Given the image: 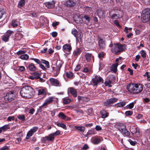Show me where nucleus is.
Returning a JSON list of instances; mask_svg holds the SVG:
<instances>
[{
	"label": "nucleus",
	"mask_w": 150,
	"mask_h": 150,
	"mask_svg": "<svg viewBox=\"0 0 150 150\" xmlns=\"http://www.w3.org/2000/svg\"><path fill=\"white\" fill-rule=\"evenodd\" d=\"M98 15L100 18H103L105 16V12L104 10L98 9L97 11Z\"/></svg>",
	"instance_id": "nucleus-17"
},
{
	"label": "nucleus",
	"mask_w": 150,
	"mask_h": 150,
	"mask_svg": "<svg viewBox=\"0 0 150 150\" xmlns=\"http://www.w3.org/2000/svg\"><path fill=\"white\" fill-rule=\"evenodd\" d=\"M123 46L118 43L115 44L111 49L112 52L115 54H118L123 50Z\"/></svg>",
	"instance_id": "nucleus-5"
},
{
	"label": "nucleus",
	"mask_w": 150,
	"mask_h": 150,
	"mask_svg": "<svg viewBox=\"0 0 150 150\" xmlns=\"http://www.w3.org/2000/svg\"><path fill=\"white\" fill-rule=\"evenodd\" d=\"M16 96V94L14 91H11L8 92L5 96L4 98L6 100L11 101L14 99Z\"/></svg>",
	"instance_id": "nucleus-6"
},
{
	"label": "nucleus",
	"mask_w": 150,
	"mask_h": 150,
	"mask_svg": "<svg viewBox=\"0 0 150 150\" xmlns=\"http://www.w3.org/2000/svg\"><path fill=\"white\" fill-rule=\"evenodd\" d=\"M92 81L93 85L97 86L98 84H99L101 82L103 83V80L99 76L96 75L92 78Z\"/></svg>",
	"instance_id": "nucleus-7"
},
{
	"label": "nucleus",
	"mask_w": 150,
	"mask_h": 150,
	"mask_svg": "<svg viewBox=\"0 0 150 150\" xmlns=\"http://www.w3.org/2000/svg\"><path fill=\"white\" fill-rule=\"evenodd\" d=\"M30 59L31 60H33L36 63L38 64H40V60L38 59H35L33 58H30Z\"/></svg>",
	"instance_id": "nucleus-51"
},
{
	"label": "nucleus",
	"mask_w": 150,
	"mask_h": 150,
	"mask_svg": "<svg viewBox=\"0 0 150 150\" xmlns=\"http://www.w3.org/2000/svg\"><path fill=\"white\" fill-rule=\"evenodd\" d=\"M65 4L68 7H71L75 4V3L72 0H69L66 2Z\"/></svg>",
	"instance_id": "nucleus-19"
},
{
	"label": "nucleus",
	"mask_w": 150,
	"mask_h": 150,
	"mask_svg": "<svg viewBox=\"0 0 150 150\" xmlns=\"http://www.w3.org/2000/svg\"><path fill=\"white\" fill-rule=\"evenodd\" d=\"M9 147L7 146H4L0 148V150H9Z\"/></svg>",
	"instance_id": "nucleus-53"
},
{
	"label": "nucleus",
	"mask_w": 150,
	"mask_h": 150,
	"mask_svg": "<svg viewBox=\"0 0 150 150\" xmlns=\"http://www.w3.org/2000/svg\"><path fill=\"white\" fill-rule=\"evenodd\" d=\"M118 100V99L117 98H113L107 100L104 103V105L106 106H109L110 104H112L115 102H116Z\"/></svg>",
	"instance_id": "nucleus-13"
},
{
	"label": "nucleus",
	"mask_w": 150,
	"mask_h": 150,
	"mask_svg": "<svg viewBox=\"0 0 150 150\" xmlns=\"http://www.w3.org/2000/svg\"><path fill=\"white\" fill-rule=\"evenodd\" d=\"M54 136L53 134H51L48 135V136L45 137V139L47 140H49L51 141H52L54 139Z\"/></svg>",
	"instance_id": "nucleus-26"
},
{
	"label": "nucleus",
	"mask_w": 150,
	"mask_h": 150,
	"mask_svg": "<svg viewBox=\"0 0 150 150\" xmlns=\"http://www.w3.org/2000/svg\"><path fill=\"white\" fill-rule=\"evenodd\" d=\"M113 11L110 12V15L111 18L113 19H116L119 18V16H118L117 14L115 13H112Z\"/></svg>",
	"instance_id": "nucleus-25"
},
{
	"label": "nucleus",
	"mask_w": 150,
	"mask_h": 150,
	"mask_svg": "<svg viewBox=\"0 0 150 150\" xmlns=\"http://www.w3.org/2000/svg\"><path fill=\"white\" fill-rule=\"evenodd\" d=\"M139 129L138 128H134L132 129V133L133 134H134L137 131H138Z\"/></svg>",
	"instance_id": "nucleus-55"
},
{
	"label": "nucleus",
	"mask_w": 150,
	"mask_h": 150,
	"mask_svg": "<svg viewBox=\"0 0 150 150\" xmlns=\"http://www.w3.org/2000/svg\"><path fill=\"white\" fill-rule=\"evenodd\" d=\"M88 99L87 98L84 96H78V99L79 100L86 101Z\"/></svg>",
	"instance_id": "nucleus-38"
},
{
	"label": "nucleus",
	"mask_w": 150,
	"mask_h": 150,
	"mask_svg": "<svg viewBox=\"0 0 150 150\" xmlns=\"http://www.w3.org/2000/svg\"><path fill=\"white\" fill-rule=\"evenodd\" d=\"M38 95H45L46 94L47 90L46 88H41L38 90Z\"/></svg>",
	"instance_id": "nucleus-14"
},
{
	"label": "nucleus",
	"mask_w": 150,
	"mask_h": 150,
	"mask_svg": "<svg viewBox=\"0 0 150 150\" xmlns=\"http://www.w3.org/2000/svg\"><path fill=\"white\" fill-rule=\"evenodd\" d=\"M140 133L139 130L138 131H137L134 134V136L137 137H139L140 136Z\"/></svg>",
	"instance_id": "nucleus-62"
},
{
	"label": "nucleus",
	"mask_w": 150,
	"mask_h": 150,
	"mask_svg": "<svg viewBox=\"0 0 150 150\" xmlns=\"http://www.w3.org/2000/svg\"><path fill=\"white\" fill-rule=\"evenodd\" d=\"M114 23L117 27H119V28L121 27V26L120 25L117 20H115L114 22Z\"/></svg>",
	"instance_id": "nucleus-54"
},
{
	"label": "nucleus",
	"mask_w": 150,
	"mask_h": 150,
	"mask_svg": "<svg viewBox=\"0 0 150 150\" xmlns=\"http://www.w3.org/2000/svg\"><path fill=\"white\" fill-rule=\"evenodd\" d=\"M98 46L101 49H104L105 48V40L101 37L98 38Z\"/></svg>",
	"instance_id": "nucleus-11"
},
{
	"label": "nucleus",
	"mask_w": 150,
	"mask_h": 150,
	"mask_svg": "<svg viewBox=\"0 0 150 150\" xmlns=\"http://www.w3.org/2000/svg\"><path fill=\"white\" fill-rule=\"evenodd\" d=\"M83 71L85 73H88L89 74L92 72L90 70H88V69L87 67L84 68Z\"/></svg>",
	"instance_id": "nucleus-49"
},
{
	"label": "nucleus",
	"mask_w": 150,
	"mask_h": 150,
	"mask_svg": "<svg viewBox=\"0 0 150 150\" xmlns=\"http://www.w3.org/2000/svg\"><path fill=\"white\" fill-rule=\"evenodd\" d=\"M0 127L2 131H6L10 128L8 125H6Z\"/></svg>",
	"instance_id": "nucleus-36"
},
{
	"label": "nucleus",
	"mask_w": 150,
	"mask_h": 150,
	"mask_svg": "<svg viewBox=\"0 0 150 150\" xmlns=\"http://www.w3.org/2000/svg\"><path fill=\"white\" fill-rule=\"evenodd\" d=\"M74 128L77 130L82 132H84L85 129V127L82 126H74Z\"/></svg>",
	"instance_id": "nucleus-23"
},
{
	"label": "nucleus",
	"mask_w": 150,
	"mask_h": 150,
	"mask_svg": "<svg viewBox=\"0 0 150 150\" xmlns=\"http://www.w3.org/2000/svg\"><path fill=\"white\" fill-rule=\"evenodd\" d=\"M18 118L19 119L24 121L25 120V116L23 115H19L18 116Z\"/></svg>",
	"instance_id": "nucleus-44"
},
{
	"label": "nucleus",
	"mask_w": 150,
	"mask_h": 150,
	"mask_svg": "<svg viewBox=\"0 0 150 150\" xmlns=\"http://www.w3.org/2000/svg\"><path fill=\"white\" fill-rule=\"evenodd\" d=\"M57 125L59 127H61L64 129H66V125L62 123H57Z\"/></svg>",
	"instance_id": "nucleus-45"
},
{
	"label": "nucleus",
	"mask_w": 150,
	"mask_h": 150,
	"mask_svg": "<svg viewBox=\"0 0 150 150\" xmlns=\"http://www.w3.org/2000/svg\"><path fill=\"white\" fill-rule=\"evenodd\" d=\"M63 48L65 52H69L71 50V47L69 44H66L63 45Z\"/></svg>",
	"instance_id": "nucleus-20"
},
{
	"label": "nucleus",
	"mask_w": 150,
	"mask_h": 150,
	"mask_svg": "<svg viewBox=\"0 0 150 150\" xmlns=\"http://www.w3.org/2000/svg\"><path fill=\"white\" fill-rule=\"evenodd\" d=\"M141 19L144 23L149 21L150 20V9L146 8L142 11Z\"/></svg>",
	"instance_id": "nucleus-3"
},
{
	"label": "nucleus",
	"mask_w": 150,
	"mask_h": 150,
	"mask_svg": "<svg viewBox=\"0 0 150 150\" xmlns=\"http://www.w3.org/2000/svg\"><path fill=\"white\" fill-rule=\"evenodd\" d=\"M46 6L48 8L51 9L54 7V6L55 2L52 1V2H46L45 3Z\"/></svg>",
	"instance_id": "nucleus-18"
},
{
	"label": "nucleus",
	"mask_w": 150,
	"mask_h": 150,
	"mask_svg": "<svg viewBox=\"0 0 150 150\" xmlns=\"http://www.w3.org/2000/svg\"><path fill=\"white\" fill-rule=\"evenodd\" d=\"M25 4V0H21L18 3V7L19 8L24 7Z\"/></svg>",
	"instance_id": "nucleus-29"
},
{
	"label": "nucleus",
	"mask_w": 150,
	"mask_h": 150,
	"mask_svg": "<svg viewBox=\"0 0 150 150\" xmlns=\"http://www.w3.org/2000/svg\"><path fill=\"white\" fill-rule=\"evenodd\" d=\"M117 128L120 131L122 134L125 136H129L130 134L129 132L126 129L125 125L122 123H118L116 125Z\"/></svg>",
	"instance_id": "nucleus-4"
},
{
	"label": "nucleus",
	"mask_w": 150,
	"mask_h": 150,
	"mask_svg": "<svg viewBox=\"0 0 150 150\" xmlns=\"http://www.w3.org/2000/svg\"><path fill=\"white\" fill-rule=\"evenodd\" d=\"M140 54L142 57L145 58L146 57V53L144 50H142L140 51Z\"/></svg>",
	"instance_id": "nucleus-41"
},
{
	"label": "nucleus",
	"mask_w": 150,
	"mask_h": 150,
	"mask_svg": "<svg viewBox=\"0 0 150 150\" xmlns=\"http://www.w3.org/2000/svg\"><path fill=\"white\" fill-rule=\"evenodd\" d=\"M67 76L69 78H71L73 76V73L70 71L67 72L66 73Z\"/></svg>",
	"instance_id": "nucleus-42"
},
{
	"label": "nucleus",
	"mask_w": 150,
	"mask_h": 150,
	"mask_svg": "<svg viewBox=\"0 0 150 150\" xmlns=\"http://www.w3.org/2000/svg\"><path fill=\"white\" fill-rule=\"evenodd\" d=\"M127 88L129 91L134 94L138 93L143 89L142 85L139 83H130L128 85Z\"/></svg>",
	"instance_id": "nucleus-1"
},
{
	"label": "nucleus",
	"mask_w": 150,
	"mask_h": 150,
	"mask_svg": "<svg viewBox=\"0 0 150 150\" xmlns=\"http://www.w3.org/2000/svg\"><path fill=\"white\" fill-rule=\"evenodd\" d=\"M60 132H61L60 130H58V131H56L55 132L53 133L52 134H53L54 135V136H57V135L60 134Z\"/></svg>",
	"instance_id": "nucleus-61"
},
{
	"label": "nucleus",
	"mask_w": 150,
	"mask_h": 150,
	"mask_svg": "<svg viewBox=\"0 0 150 150\" xmlns=\"http://www.w3.org/2000/svg\"><path fill=\"white\" fill-rule=\"evenodd\" d=\"M98 55L99 58L100 60H102L101 58L103 57L104 55V52H100L98 54Z\"/></svg>",
	"instance_id": "nucleus-52"
},
{
	"label": "nucleus",
	"mask_w": 150,
	"mask_h": 150,
	"mask_svg": "<svg viewBox=\"0 0 150 150\" xmlns=\"http://www.w3.org/2000/svg\"><path fill=\"white\" fill-rule=\"evenodd\" d=\"M128 141L130 143V144L133 146L135 145L137 143L135 141H132V140L130 139H129L128 140Z\"/></svg>",
	"instance_id": "nucleus-58"
},
{
	"label": "nucleus",
	"mask_w": 150,
	"mask_h": 150,
	"mask_svg": "<svg viewBox=\"0 0 150 150\" xmlns=\"http://www.w3.org/2000/svg\"><path fill=\"white\" fill-rule=\"evenodd\" d=\"M49 81L53 85L56 86H60L59 81L57 79L51 78L49 79Z\"/></svg>",
	"instance_id": "nucleus-12"
},
{
	"label": "nucleus",
	"mask_w": 150,
	"mask_h": 150,
	"mask_svg": "<svg viewBox=\"0 0 150 150\" xmlns=\"http://www.w3.org/2000/svg\"><path fill=\"white\" fill-rule=\"evenodd\" d=\"M125 102H122L119 103L115 105V106L117 107H123L125 106Z\"/></svg>",
	"instance_id": "nucleus-35"
},
{
	"label": "nucleus",
	"mask_w": 150,
	"mask_h": 150,
	"mask_svg": "<svg viewBox=\"0 0 150 150\" xmlns=\"http://www.w3.org/2000/svg\"><path fill=\"white\" fill-rule=\"evenodd\" d=\"M40 74V73L35 72L33 73V75L35 76V77H36V79H39V76Z\"/></svg>",
	"instance_id": "nucleus-47"
},
{
	"label": "nucleus",
	"mask_w": 150,
	"mask_h": 150,
	"mask_svg": "<svg viewBox=\"0 0 150 150\" xmlns=\"http://www.w3.org/2000/svg\"><path fill=\"white\" fill-rule=\"evenodd\" d=\"M133 114V112L132 111H127L125 112V114L126 116H130L131 115Z\"/></svg>",
	"instance_id": "nucleus-46"
},
{
	"label": "nucleus",
	"mask_w": 150,
	"mask_h": 150,
	"mask_svg": "<svg viewBox=\"0 0 150 150\" xmlns=\"http://www.w3.org/2000/svg\"><path fill=\"white\" fill-rule=\"evenodd\" d=\"M18 22L16 20H13L11 23V25L13 27H16L18 26Z\"/></svg>",
	"instance_id": "nucleus-32"
},
{
	"label": "nucleus",
	"mask_w": 150,
	"mask_h": 150,
	"mask_svg": "<svg viewBox=\"0 0 150 150\" xmlns=\"http://www.w3.org/2000/svg\"><path fill=\"white\" fill-rule=\"evenodd\" d=\"M13 31L8 30L2 36V39L5 42H8L9 40V38L12 34L13 33Z\"/></svg>",
	"instance_id": "nucleus-9"
},
{
	"label": "nucleus",
	"mask_w": 150,
	"mask_h": 150,
	"mask_svg": "<svg viewBox=\"0 0 150 150\" xmlns=\"http://www.w3.org/2000/svg\"><path fill=\"white\" fill-rule=\"evenodd\" d=\"M81 50L80 49L77 48L74 50L73 52V54L74 57L76 58L77 57L78 55L80 54Z\"/></svg>",
	"instance_id": "nucleus-24"
},
{
	"label": "nucleus",
	"mask_w": 150,
	"mask_h": 150,
	"mask_svg": "<svg viewBox=\"0 0 150 150\" xmlns=\"http://www.w3.org/2000/svg\"><path fill=\"white\" fill-rule=\"evenodd\" d=\"M53 98L50 97L48 99H46L45 100V103L42 105V106L43 107L47 106L50 103H52L53 102Z\"/></svg>",
	"instance_id": "nucleus-16"
},
{
	"label": "nucleus",
	"mask_w": 150,
	"mask_h": 150,
	"mask_svg": "<svg viewBox=\"0 0 150 150\" xmlns=\"http://www.w3.org/2000/svg\"><path fill=\"white\" fill-rule=\"evenodd\" d=\"M63 62L60 60H58L57 61L56 65L57 69L56 70L57 73L58 74L60 71V68L62 67Z\"/></svg>",
	"instance_id": "nucleus-15"
},
{
	"label": "nucleus",
	"mask_w": 150,
	"mask_h": 150,
	"mask_svg": "<svg viewBox=\"0 0 150 150\" xmlns=\"http://www.w3.org/2000/svg\"><path fill=\"white\" fill-rule=\"evenodd\" d=\"M95 129L97 131H100L102 129L101 127L98 125L96 126Z\"/></svg>",
	"instance_id": "nucleus-64"
},
{
	"label": "nucleus",
	"mask_w": 150,
	"mask_h": 150,
	"mask_svg": "<svg viewBox=\"0 0 150 150\" xmlns=\"http://www.w3.org/2000/svg\"><path fill=\"white\" fill-rule=\"evenodd\" d=\"M100 113L101 115V117L102 118H105L108 116V113L104 110L100 111Z\"/></svg>",
	"instance_id": "nucleus-22"
},
{
	"label": "nucleus",
	"mask_w": 150,
	"mask_h": 150,
	"mask_svg": "<svg viewBox=\"0 0 150 150\" xmlns=\"http://www.w3.org/2000/svg\"><path fill=\"white\" fill-rule=\"evenodd\" d=\"M134 103L133 102H132V103H130L127 106V108H129V109H131L132 108H133L134 106Z\"/></svg>",
	"instance_id": "nucleus-48"
},
{
	"label": "nucleus",
	"mask_w": 150,
	"mask_h": 150,
	"mask_svg": "<svg viewBox=\"0 0 150 150\" xmlns=\"http://www.w3.org/2000/svg\"><path fill=\"white\" fill-rule=\"evenodd\" d=\"M20 58L23 60H27L29 58V56L27 54H25L21 55L20 57Z\"/></svg>",
	"instance_id": "nucleus-34"
},
{
	"label": "nucleus",
	"mask_w": 150,
	"mask_h": 150,
	"mask_svg": "<svg viewBox=\"0 0 150 150\" xmlns=\"http://www.w3.org/2000/svg\"><path fill=\"white\" fill-rule=\"evenodd\" d=\"M89 147L87 144H85L84 145L82 148V150H86L89 148Z\"/></svg>",
	"instance_id": "nucleus-57"
},
{
	"label": "nucleus",
	"mask_w": 150,
	"mask_h": 150,
	"mask_svg": "<svg viewBox=\"0 0 150 150\" xmlns=\"http://www.w3.org/2000/svg\"><path fill=\"white\" fill-rule=\"evenodd\" d=\"M33 91V88L30 86H25L21 88L20 93L22 97L29 98H31L33 95L32 91Z\"/></svg>",
	"instance_id": "nucleus-2"
},
{
	"label": "nucleus",
	"mask_w": 150,
	"mask_h": 150,
	"mask_svg": "<svg viewBox=\"0 0 150 150\" xmlns=\"http://www.w3.org/2000/svg\"><path fill=\"white\" fill-rule=\"evenodd\" d=\"M58 117L63 120H65L66 118V116L62 112H60L58 114Z\"/></svg>",
	"instance_id": "nucleus-37"
},
{
	"label": "nucleus",
	"mask_w": 150,
	"mask_h": 150,
	"mask_svg": "<svg viewBox=\"0 0 150 150\" xmlns=\"http://www.w3.org/2000/svg\"><path fill=\"white\" fill-rule=\"evenodd\" d=\"M85 20L87 21L88 23H89L90 21V18L87 15H85L84 17Z\"/></svg>",
	"instance_id": "nucleus-56"
},
{
	"label": "nucleus",
	"mask_w": 150,
	"mask_h": 150,
	"mask_svg": "<svg viewBox=\"0 0 150 150\" xmlns=\"http://www.w3.org/2000/svg\"><path fill=\"white\" fill-rule=\"evenodd\" d=\"M33 134V133H32V132H31L29 130L28 132V133L27 134L26 138L27 139H29L30 137L32 136Z\"/></svg>",
	"instance_id": "nucleus-40"
},
{
	"label": "nucleus",
	"mask_w": 150,
	"mask_h": 150,
	"mask_svg": "<svg viewBox=\"0 0 150 150\" xmlns=\"http://www.w3.org/2000/svg\"><path fill=\"white\" fill-rule=\"evenodd\" d=\"M118 65V63H116L113 64L111 68V70L113 72L115 73L117 71V67Z\"/></svg>",
	"instance_id": "nucleus-27"
},
{
	"label": "nucleus",
	"mask_w": 150,
	"mask_h": 150,
	"mask_svg": "<svg viewBox=\"0 0 150 150\" xmlns=\"http://www.w3.org/2000/svg\"><path fill=\"white\" fill-rule=\"evenodd\" d=\"M72 34L76 38V41L77 42L81 41V35L80 33H79L76 29H73L72 31Z\"/></svg>",
	"instance_id": "nucleus-10"
},
{
	"label": "nucleus",
	"mask_w": 150,
	"mask_h": 150,
	"mask_svg": "<svg viewBox=\"0 0 150 150\" xmlns=\"http://www.w3.org/2000/svg\"><path fill=\"white\" fill-rule=\"evenodd\" d=\"M80 68L81 66L80 64H78L76 66L75 68V71H79Z\"/></svg>",
	"instance_id": "nucleus-63"
},
{
	"label": "nucleus",
	"mask_w": 150,
	"mask_h": 150,
	"mask_svg": "<svg viewBox=\"0 0 150 150\" xmlns=\"http://www.w3.org/2000/svg\"><path fill=\"white\" fill-rule=\"evenodd\" d=\"M26 52V51H24V50H20L18 51L17 53L16 54L18 55H20V54H25Z\"/></svg>",
	"instance_id": "nucleus-50"
},
{
	"label": "nucleus",
	"mask_w": 150,
	"mask_h": 150,
	"mask_svg": "<svg viewBox=\"0 0 150 150\" xmlns=\"http://www.w3.org/2000/svg\"><path fill=\"white\" fill-rule=\"evenodd\" d=\"M92 55L91 54V53H86V54L85 57L87 62H89L91 61Z\"/></svg>",
	"instance_id": "nucleus-30"
},
{
	"label": "nucleus",
	"mask_w": 150,
	"mask_h": 150,
	"mask_svg": "<svg viewBox=\"0 0 150 150\" xmlns=\"http://www.w3.org/2000/svg\"><path fill=\"white\" fill-rule=\"evenodd\" d=\"M93 143L95 144H99L100 142V139L97 137L93 138Z\"/></svg>",
	"instance_id": "nucleus-31"
},
{
	"label": "nucleus",
	"mask_w": 150,
	"mask_h": 150,
	"mask_svg": "<svg viewBox=\"0 0 150 150\" xmlns=\"http://www.w3.org/2000/svg\"><path fill=\"white\" fill-rule=\"evenodd\" d=\"M68 91L74 97L77 96V92L73 88L71 87L69 88Z\"/></svg>",
	"instance_id": "nucleus-21"
},
{
	"label": "nucleus",
	"mask_w": 150,
	"mask_h": 150,
	"mask_svg": "<svg viewBox=\"0 0 150 150\" xmlns=\"http://www.w3.org/2000/svg\"><path fill=\"white\" fill-rule=\"evenodd\" d=\"M71 100L69 98H66L63 100V103L65 104H68L71 102Z\"/></svg>",
	"instance_id": "nucleus-39"
},
{
	"label": "nucleus",
	"mask_w": 150,
	"mask_h": 150,
	"mask_svg": "<svg viewBox=\"0 0 150 150\" xmlns=\"http://www.w3.org/2000/svg\"><path fill=\"white\" fill-rule=\"evenodd\" d=\"M38 129V127H34L31 128L30 130L33 134L36 132Z\"/></svg>",
	"instance_id": "nucleus-43"
},
{
	"label": "nucleus",
	"mask_w": 150,
	"mask_h": 150,
	"mask_svg": "<svg viewBox=\"0 0 150 150\" xmlns=\"http://www.w3.org/2000/svg\"><path fill=\"white\" fill-rule=\"evenodd\" d=\"M115 80V77L114 75H109L107 78L104 84L105 86H108L109 87H111V85L110 84L114 82Z\"/></svg>",
	"instance_id": "nucleus-8"
},
{
	"label": "nucleus",
	"mask_w": 150,
	"mask_h": 150,
	"mask_svg": "<svg viewBox=\"0 0 150 150\" xmlns=\"http://www.w3.org/2000/svg\"><path fill=\"white\" fill-rule=\"evenodd\" d=\"M96 131L93 130H89L87 133L86 135L87 137L88 136L90 135L95 134H96Z\"/></svg>",
	"instance_id": "nucleus-33"
},
{
	"label": "nucleus",
	"mask_w": 150,
	"mask_h": 150,
	"mask_svg": "<svg viewBox=\"0 0 150 150\" xmlns=\"http://www.w3.org/2000/svg\"><path fill=\"white\" fill-rule=\"evenodd\" d=\"M15 119V117L14 116H9L7 118V120L8 121H11L12 120H14Z\"/></svg>",
	"instance_id": "nucleus-60"
},
{
	"label": "nucleus",
	"mask_w": 150,
	"mask_h": 150,
	"mask_svg": "<svg viewBox=\"0 0 150 150\" xmlns=\"http://www.w3.org/2000/svg\"><path fill=\"white\" fill-rule=\"evenodd\" d=\"M59 22H54L52 23V25L53 27H55L57 25H58L59 24Z\"/></svg>",
	"instance_id": "nucleus-59"
},
{
	"label": "nucleus",
	"mask_w": 150,
	"mask_h": 150,
	"mask_svg": "<svg viewBox=\"0 0 150 150\" xmlns=\"http://www.w3.org/2000/svg\"><path fill=\"white\" fill-rule=\"evenodd\" d=\"M28 69L30 71H34L36 70V67L33 63H31L28 67Z\"/></svg>",
	"instance_id": "nucleus-28"
}]
</instances>
